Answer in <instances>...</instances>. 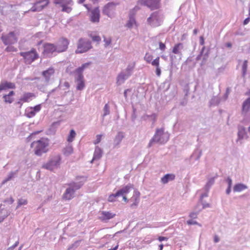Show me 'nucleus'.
<instances>
[{
    "label": "nucleus",
    "mask_w": 250,
    "mask_h": 250,
    "mask_svg": "<svg viewBox=\"0 0 250 250\" xmlns=\"http://www.w3.org/2000/svg\"><path fill=\"white\" fill-rule=\"evenodd\" d=\"M91 48V42L87 39H80L78 44L76 53H83Z\"/></svg>",
    "instance_id": "7"
},
{
    "label": "nucleus",
    "mask_w": 250,
    "mask_h": 250,
    "mask_svg": "<svg viewBox=\"0 0 250 250\" xmlns=\"http://www.w3.org/2000/svg\"><path fill=\"white\" fill-rule=\"evenodd\" d=\"M60 85H59L58 87L55 88L54 89H53L52 90H51L50 91H49L48 93L47 96L48 97L50 96L53 92L58 91L59 89Z\"/></svg>",
    "instance_id": "56"
},
{
    "label": "nucleus",
    "mask_w": 250,
    "mask_h": 250,
    "mask_svg": "<svg viewBox=\"0 0 250 250\" xmlns=\"http://www.w3.org/2000/svg\"><path fill=\"white\" fill-rule=\"evenodd\" d=\"M103 151L100 147L96 146L95 147V151L93 155V159L91 161V163L95 160L100 159L102 156Z\"/></svg>",
    "instance_id": "28"
},
{
    "label": "nucleus",
    "mask_w": 250,
    "mask_h": 250,
    "mask_svg": "<svg viewBox=\"0 0 250 250\" xmlns=\"http://www.w3.org/2000/svg\"><path fill=\"white\" fill-rule=\"evenodd\" d=\"M2 205L0 204V223H1L10 214L9 212L6 209L2 208Z\"/></svg>",
    "instance_id": "26"
},
{
    "label": "nucleus",
    "mask_w": 250,
    "mask_h": 250,
    "mask_svg": "<svg viewBox=\"0 0 250 250\" xmlns=\"http://www.w3.org/2000/svg\"><path fill=\"white\" fill-rule=\"evenodd\" d=\"M20 55L24 59L25 63L27 64H30L39 57L38 54L34 49L30 51L21 52Z\"/></svg>",
    "instance_id": "8"
},
{
    "label": "nucleus",
    "mask_w": 250,
    "mask_h": 250,
    "mask_svg": "<svg viewBox=\"0 0 250 250\" xmlns=\"http://www.w3.org/2000/svg\"><path fill=\"white\" fill-rule=\"evenodd\" d=\"M153 66H155L156 67L159 66V57H158L153 61H151L150 62Z\"/></svg>",
    "instance_id": "47"
},
{
    "label": "nucleus",
    "mask_w": 250,
    "mask_h": 250,
    "mask_svg": "<svg viewBox=\"0 0 250 250\" xmlns=\"http://www.w3.org/2000/svg\"><path fill=\"white\" fill-rule=\"evenodd\" d=\"M215 181V178L212 177L208 179L207 183L205 187V190H209L211 186L214 184Z\"/></svg>",
    "instance_id": "38"
},
{
    "label": "nucleus",
    "mask_w": 250,
    "mask_h": 250,
    "mask_svg": "<svg viewBox=\"0 0 250 250\" xmlns=\"http://www.w3.org/2000/svg\"><path fill=\"white\" fill-rule=\"evenodd\" d=\"M167 239H168V238H167L166 237H164V236H160L158 238V240L160 242H162L163 241H167Z\"/></svg>",
    "instance_id": "64"
},
{
    "label": "nucleus",
    "mask_w": 250,
    "mask_h": 250,
    "mask_svg": "<svg viewBox=\"0 0 250 250\" xmlns=\"http://www.w3.org/2000/svg\"><path fill=\"white\" fill-rule=\"evenodd\" d=\"M205 46H203L202 48V50L200 52V54L199 55H198L197 57H196V60L198 61L199 60H200L201 59V57L202 56H203V60H206L207 59V58H208V55L207 54H204V55H203V51L205 49Z\"/></svg>",
    "instance_id": "40"
},
{
    "label": "nucleus",
    "mask_w": 250,
    "mask_h": 250,
    "mask_svg": "<svg viewBox=\"0 0 250 250\" xmlns=\"http://www.w3.org/2000/svg\"><path fill=\"white\" fill-rule=\"evenodd\" d=\"M17 50L16 48L11 45L8 46L5 49V51L7 52H16Z\"/></svg>",
    "instance_id": "49"
},
{
    "label": "nucleus",
    "mask_w": 250,
    "mask_h": 250,
    "mask_svg": "<svg viewBox=\"0 0 250 250\" xmlns=\"http://www.w3.org/2000/svg\"><path fill=\"white\" fill-rule=\"evenodd\" d=\"M115 214L109 211H103L100 217V218L102 220H108L111 218H113L115 216Z\"/></svg>",
    "instance_id": "23"
},
{
    "label": "nucleus",
    "mask_w": 250,
    "mask_h": 250,
    "mask_svg": "<svg viewBox=\"0 0 250 250\" xmlns=\"http://www.w3.org/2000/svg\"><path fill=\"white\" fill-rule=\"evenodd\" d=\"M152 56L149 53H146L145 57L144 60L148 63H150L152 60Z\"/></svg>",
    "instance_id": "43"
},
{
    "label": "nucleus",
    "mask_w": 250,
    "mask_h": 250,
    "mask_svg": "<svg viewBox=\"0 0 250 250\" xmlns=\"http://www.w3.org/2000/svg\"><path fill=\"white\" fill-rule=\"evenodd\" d=\"M247 63H248V62L246 60H245L243 62V64L242 65V75L243 76H244L246 75V72H247V66H248Z\"/></svg>",
    "instance_id": "42"
},
{
    "label": "nucleus",
    "mask_w": 250,
    "mask_h": 250,
    "mask_svg": "<svg viewBox=\"0 0 250 250\" xmlns=\"http://www.w3.org/2000/svg\"><path fill=\"white\" fill-rule=\"evenodd\" d=\"M119 197L118 196L116 195V193L110 195L108 198V201L109 202H114L116 201V198Z\"/></svg>",
    "instance_id": "45"
},
{
    "label": "nucleus",
    "mask_w": 250,
    "mask_h": 250,
    "mask_svg": "<svg viewBox=\"0 0 250 250\" xmlns=\"http://www.w3.org/2000/svg\"><path fill=\"white\" fill-rule=\"evenodd\" d=\"M238 139L237 142H238L242 139H247L248 138L246 128L242 126L238 127V131L237 133Z\"/></svg>",
    "instance_id": "17"
},
{
    "label": "nucleus",
    "mask_w": 250,
    "mask_h": 250,
    "mask_svg": "<svg viewBox=\"0 0 250 250\" xmlns=\"http://www.w3.org/2000/svg\"><path fill=\"white\" fill-rule=\"evenodd\" d=\"M62 11L67 12L68 13H69L71 12V7H70L68 6H66L63 4H62Z\"/></svg>",
    "instance_id": "48"
},
{
    "label": "nucleus",
    "mask_w": 250,
    "mask_h": 250,
    "mask_svg": "<svg viewBox=\"0 0 250 250\" xmlns=\"http://www.w3.org/2000/svg\"><path fill=\"white\" fill-rule=\"evenodd\" d=\"M49 140L47 138H42L40 140L34 141L31 145L33 148L35 154L41 156L42 154L47 152L48 150Z\"/></svg>",
    "instance_id": "2"
},
{
    "label": "nucleus",
    "mask_w": 250,
    "mask_h": 250,
    "mask_svg": "<svg viewBox=\"0 0 250 250\" xmlns=\"http://www.w3.org/2000/svg\"><path fill=\"white\" fill-rule=\"evenodd\" d=\"M226 181H227V182L228 183V187L231 188L232 180L231 179V178H229V177H228V178L226 180Z\"/></svg>",
    "instance_id": "58"
},
{
    "label": "nucleus",
    "mask_w": 250,
    "mask_h": 250,
    "mask_svg": "<svg viewBox=\"0 0 250 250\" xmlns=\"http://www.w3.org/2000/svg\"><path fill=\"white\" fill-rule=\"evenodd\" d=\"M15 84L13 83L9 82L7 81H2L0 83V91L8 89H15Z\"/></svg>",
    "instance_id": "16"
},
{
    "label": "nucleus",
    "mask_w": 250,
    "mask_h": 250,
    "mask_svg": "<svg viewBox=\"0 0 250 250\" xmlns=\"http://www.w3.org/2000/svg\"><path fill=\"white\" fill-rule=\"evenodd\" d=\"M163 21L162 16L158 12L152 13L147 19V22L152 27L160 25Z\"/></svg>",
    "instance_id": "6"
},
{
    "label": "nucleus",
    "mask_w": 250,
    "mask_h": 250,
    "mask_svg": "<svg viewBox=\"0 0 250 250\" xmlns=\"http://www.w3.org/2000/svg\"><path fill=\"white\" fill-rule=\"evenodd\" d=\"M184 45L182 43H178L174 46L172 49V53L174 54L177 55L180 58L182 56V50L183 49Z\"/></svg>",
    "instance_id": "20"
},
{
    "label": "nucleus",
    "mask_w": 250,
    "mask_h": 250,
    "mask_svg": "<svg viewBox=\"0 0 250 250\" xmlns=\"http://www.w3.org/2000/svg\"><path fill=\"white\" fill-rule=\"evenodd\" d=\"M117 5V3L114 2L108 3L104 7L103 13L108 17L112 18L114 16L115 8Z\"/></svg>",
    "instance_id": "10"
},
{
    "label": "nucleus",
    "mask_w": 250,
    "mask_h": 250,
    "mask_svg": "<svg viewBox=\"0 0 250 250\" xmlns=\"http://www.w3.org/2000/svg\"><path fill=\"white\" fill-rule=\"evenodd\" d=\"M76 182H72L68 184V187L66 188L63 195V198L66 200H71L74 197L76 190L80 189L86 180L84 176H79L76 178Z\"/></svg>",
    "instance_id": "1"
},
{
    "label": "nucleus",
    "mask_w": 250,
    "mask_h": 250,
    "mask_svg": "<svg viewBox=\"0 0 250 250\" xmlns=\"http://www.w3.org/2000/svg\"><path fill=\"white\" fill-rule=\"evenodd\" d=\"M69 41L65 38H62L58 41L56 45L57 52L61 53L65 51L68 48Z\"/></svg>",
    "instance_id": "12"
},
{
    "label": "nucleus",
    "mask_w": 250,
    "mask_h": 250,
    "mask_svg": "<svg viewBox=\"0 0 250 250\" xmlns=\"http://www.w3.org/2000/svg\"><path fill=\"white\" fill-rule=\"evenodd\" d=\"M175 176L174 174H167L161 178V181L164 184H167L169 181H173L175 179Z\"/></svg>",
    "instance_id": "25"
},
{
    "label": "nucleus",
    "mask_w": 250,
    "mask_h": 250,
    "mask_svg": "<svg viewBox=\"0 0 250 250\" xmlns=\"http://www.w3.org/2000/svg\"><path fill=\"white\" fill-rule=\"evenodd\" d=\"M248 188V187L241 183L237 184L234 185L233 187V191L234 192H241L245 189Z\"/></svg>",
    "instance_id": "33"
},
{
    "label": "nucleus",
    "mask_w": 250,
    "mask_h": 250,
    "mask_svg": "<svg viewBox=\"0 0 250 250\" xmlns=\"http://www.w3.org/2000/svg\"><path fill=\"white\" fill-rule=\"evenodd\" d=\"M55 73V69L53 67H50L47 70L42 72V75L44 79L45 82L48 84L53 77Z\"/></svg>",
    "instance_id": "13"
},
{
    "label": "nucleus",
    "mask_w": 250,
    "mask_h": 250,
    "mask_svg": "<svg viewBox=\"0 0 250 250\" xmlns=\"http://www.w3.org/2000/svg\"><path fill=\"white\" fill-rule=\"evenodd\" d=\"M73 147L71 145H68L63 149V154L66 156H69L73 152Z\"/></svg>",
    "instance_id": "36"
},
{
    "label": "nucleus",
    "mask_w": 250,
    "mask_h": 250,
    "mask_svg": "<svg viewBox=\"0 0 250 250\" xmlns=\"http://www.w3.org/2000/svg\"><path fill=\"white\" fill-rule=\"evenodd\" d=\"M25 115L28 118H32L36 115V113L34 111V110L32 109V107L28 108L25 110Z\"/></svg>",
    "instance_id": "37"
},
{
    "label": "nucleus",
    "mask_w": 250,
    "mask_h": 250,
    "mask_svg": "<svg viewBox=\"0 0 250 250\" xmlns=\"http://www.w3.org/2000/svg\"><path fill=\"white\" fill-rule=\"evenodd\" d=\"M18 170H16L15 171H11L10 172L7 177L2 181L1 184L4 185L7 182L12 180L17 174Z\"/></svg>",
    "instance_id": "30"
},
{
    "label": "nucleus",
    "mask_w": 250,
    "mask_h": 250,
    "mask_svg": "<svg viewBox=\"0 0 250 250\" xmlns=\"http://www.w3.org/2000/svg\"><path fill=\"white\" fill-rule=\"evenodd\" d=\"M92 39L94 41L99 42L101 41V38L99 36H95L92 37Z\"/></svg>",
    "instance_id": "63"
},
{
    "label": "nucleus",
    "mask_w": 250,
    "mask_h": 250,
    "mask_svg": "<svg viewBox=\"0 0 250 250\" xmlns=\"http://www.w3.org/2000/svg\"><path fill=\"white\" fill-rule=\"evenodd\" d=\"M202 204V208H205L210 207V205L208 203H204L203 201H200Z\"/></svg>",
    "instance_id": "61"
},
{
    "label": "nucleus",
    "mask_w": 250,
    "mask_h": 250,
    "mask_svg": "<svg viewBox=\"0 0 250 250\" xmlns=\"http://www.w3.org/2000/svg\"><path fill=\"white\" fill-rule=\"evenodd\" d=\"M14 201V200L12 197H10L9 198H7L4 200V202L8 203L9 204H12Z\"/></svg>",
    "instance_id": "54"
},
{
    "label": "nucleus",
    "mask_w": 250,
    "mask_h": 250,
    "mask_svg": "<svg viewBox=\"0 0 250 250\" xmlns=\"http://www.w3.org/2000/svg\"><path fill=\"white\" fill-rule=\"evenodd\" d=\"M221 102V99L217 96H213L209 102L210 106H215L218 105Z\"/></svg>",
    "instance_id": "35"
},
{
    "label": "nucleus",
    "mask_w": 250,
    "mask_h": 250,
    "mask_svg": "<svg viewBox=\"0 0 250 250\" xmlns=\"http://www.w3.org/2000/svg\"><path fill=\"white\" fill-rule=\"evenodd\" d=\"M159 48L162 51L165 50V49H166L165 44L162 42H159Z\"/></svg>",
    "instance_id": "57"
},
{
    "label": "nucleus",
    "mask_w": 250,
    "mask_h": 250,
    "mask_svg": "<svg viewBox=\"0 0 250 250\" xmlns=\"http://www.w3.org/2000/svg\"><path fill=\"white\" fill-rule=\"evenodd\" d=\"M187 223L188 225H198L199 226H201V225L200 224H199L197 221H194V220H192V219L188 220L187 221Z\"/></svg>",
    "instance_id": "51"
},
{
    "label": "nucleus",
    "mask_w": 250,
    "mask_h": 250,
    "mask_svg": "<svg viewBox=\"0 0 250 250\" xmlns=\"http://www.w3.org/2000/svg\"><path fill=\"white\" fill-rule=\"evenodd\" d=\"M91 63V62H86L79 67L75 71V82L77 83L76 88L78 90H82L85 87L83 72L85 69L87 68Z\"/></svg>",
    "instance_id": "3"
},
{
    "label": "nucleus",
    "mask_w": 250,
    "mask_h": 250,
    "mask_svg": "<svg viewBox=\"0 0 250 250\" xmlns=\"http://www.w3.org/2000/svg\"><path fill=\"white\" fill-rule=\"evenodd\" d=\"M104 46L105 47H107L108 46L111 42V39L110 38H106L105 37H104Z\"/></svg>",
    "instance_id": "50"
},
{
    "label": "nucleus",
    "mask_w": 250,
    "mask_h": 250,
    "mask_svg": "<svg viewBox=\"0 0 250 250\" xmlns=\"http://www.w3.org/2000/svg\"><path fill=\"white\" fill-rule=\"evenodd\" d=\"M208 190H206V192L205 193L201 194V195L200 196V201H203V199L204 197H206L208 196Z\"/></svg>",
    "instance_id": "55"
},
{
    "label": "nucleus",
    "mask_w": 250,
    "mask_h": 250,
    "mask_svg": "<svg viewBox=\"0 0 250 250\" xmlns=\"http://www.w3.org/2000/svg\"><path fill=\"white\" fill-rule=\"evenodd\" d=\"M133 188V185L129 184L117 191L116 192V195L118 196V197L126 195Z\"/></svg>",
    "instance_id": "15"
},
{
    "label": "nucleus",
    "mask_w": 250,
    "mask_h": 250,
    "mask_svg": "<svg viewBox=\"0 0 250 250\" xmlns=\"http://www.w3.org/2000/svg\"><path fill=\"white\" fill-rule=\"evenodd\" d=\"M124 138V133L122 132H119L114 140V146L115 147L119 145Z\"/></svg>",
    "instance_id": "29"
},
{
    "label": "nucleus",
    "mask_w": 250,
    "mask_h": 250,
    "mask_svg": "<svg viewBox=\"0 0 250 250\" xmlns=\"http://www.w3.org/2000/svg\"><path fill=\"white\" fill-rule=\"evenodd\" d=\"M130 76L122 71L118 75L117 77V84L118 85H121L124 83L125 80H126Z\"/></svg>",
    "instance_id": "18"
},
{
    "label": "nucleus",
    "mask_w": 250,
    "mask_h": 250,
    "mask_svg": "<svg viewBox=\"0 0 250 250\" xmlns=\"http://www.w3.org/2000/svg\"><path fill=\"white\" fill-rule=\"evenodd\" d=\"M141 2L151 10L157 9L160 6V0H140Z\"/></svg>",
    "instance_id": "14"
},
{
    "label": "nucleus",
    "mask_w": 250,
    "mask_h": 250,
    "mask_svg": "<svg viewBox=\"0 0 250 250\" xmlns=\"http://www.w3.org/2000/svg\"><path fill=\"white\" fill-rule=\"evenodd\" d=\"M135 66V62H130V63H128L126 69H125V70H124L123 71L130 76L133 73V69H134Z\"/></svg>",
    "instance_id": "32"
},
{
    "label": "nucleus",
    "mask_w": 250,
    "mask_h": 250,
    "mask_svg": "<svg viewBox=\"0 0 250 250\" xmlns=\"http://www.w3.org/2000/svg\"><path fill=\"white\" fill-rule=\"evenodd\" d=\"M19 244V241L16 242V243L11 247H10L8 250H13Z\"/></svg>",
    "instance_id": "62"
},
{
    "label": "nucleus",
    "mask_w": 250,
    "mask_h": 250,
    "mask_svg": "<svg viewBox=\"0 0 250 250\" xmlns=\"http://www.w3.org/2000/svg\"><path fill=\"white\" fill-rule=\"evenodd\" d=\"M104 113L103 114V117H104L106 115H108L110 113V107L109 105L106 104H105L104 109H103Z\"/></svg>",
    "instance_id": "41"
},
{
    "label": "nucleus",
    "mask_w": 250,
    "mask_h": 250,
    "mask_svg": "<svg viewBox=\"0 0 250 250\" xmlns=\"http://www.w3.org/2000/svg\"><path fill=\"white\" fill-rule=\"evenodd\" d=\"M34 96L32 93H24L23 96L20 99V100L24 102H28L31 100V98Z\"/></svg>",
    "instance_id": "34"
},
{
    "label": "nucleus",
    "mask_w": 250,
    "mask_h": 250,
    "mask_svg": "<svg viewBox=\"0 0 250 250\" xmlns=\"http://www.w3.org/2000/svg\"><path fill=\"white\" fill-rule=\"evenodd\" d=\"M156 74L158 76H160L161 74V70L160 66L156 68Z\"/></svg>",
    "instance_id": "60"
},
{
    "label": "nucleus",
    "mask_w": 250,
    "mask_h": 250,
    "mask_svg": "<svg viewBox=\"0 0 250 250\" xmlns=\"http://www.w3.org/2000/svg\"><path fill=\"white\" fill-rule=\"evenodd\" d=\"M137 26L138 25L134 16L130 15L129 19L125 24V26L128 28L131 29L133 28H137Z\"/></svg>",
    "instance_id": "19"
},
{
    "label": "nucleus",
    "mask_w": 250,
    "mask_h": 250,
    "mask_svg": "<svg viewBox=\"0 0 250 250\" xmlns=\"http://www.w3.org/2000/svg\"><path fill=\"white\" fill-rule=\"evenodd\" d=\"M197 216V212H193L189 214V217L191 218H196Z\"/></svg>",
    "instance_id": "59"
},
{
    "label": "nucleus",
    "mask_w": 250,
    "mask_h": 250,
    "mask_svg": "<svg viewBox=\"0 0 250 250\" xmlns=\"http://www.w3.org/2000/svg\"><path fill=\"white\" fill-rule=\"evenodd\" d=\"M3 99H4V102L6 103L11 104L13 101V98H11L10 96H7L5 95L3 96Z\"/></svg>",
    "instance_id": "44"
},
{
    "label": "nucleus",
    "mask_w": 250,
    "mask_h": 250,
    "mask_svg": "<svg viewBox=\"0 0 250 250\" xmlns=\"http://www.w3.org/2000/svg\"><path fill=\"white\" fill-rule=\"evenodd\" d=\"M1 40L5 45H11L17 42L18 38L14 32H10L6 35H2Z\"/></svg>",
    "instance_id": "9"
},
{
    "label": "nucleus",
    "mask_w": 250,
    "mask_h": 250,
    "mask_svg": "<svg viewBox=\"0 0 250 250\" xmlns=\"http://www.w3.org/2000/svg\"><path fill=\"white\" fill-rule=\"evenodd\" d=\"M44 50L46 53H52L57 52L56 45L52 43H46L44 46Z\"/></svg>",
    "instance_id": "24"
},
{
    "label": "nucleus",
    "mask_w": 250,
    "mask_h": 250,
    "mask_svg": "<svg viewBox=\"0 0 250 250\" xmlns=\"http://www.w3.org/2000/svg\"><path fill=\"white\" fill-rule=\"evenodd\" d=\"M100 18V10L95 8L91 12V21L93 22H99Z\"/></svg>",
    "instance_id": "21"
},
{
    "label": "nucleus",
    "mask_w": 250,
    "mask_h": 250,
    "mask_svg": "<svg viewBox=\"0 0 250 250\" xmlns=\"http://www.w3.org/2000/svg\"><path fill=\"white\" fill-rule=\"evenodd\" d=\"M140 193L138 191H135L134 195L132 197L130 200L133 201V203L131 204V207L134 208L138 205L139 202Z\"/></svg>",
    "instance_id": "31"
},
{
    "label": "nucleus",
    "mask_w": 250,
    "mask_h": 250,
    "mask_svg": "<svg viewBox=\"0 0 250 250\" xmlns=\"http://www.w3.org/2000/svg\"><path fill=\"white\" fill-rule=\"evenodd\" d=\"M32 109L34 110V111L36 113V114L39 112L41 109V106L40 104L37 105L35 106L34 107H32Z\"/></svg>",
    "instance_id": "52"
},
{
    "label": "nucleus",
    "mask_w": 250,
    "mask_h": 250,
    "mask_svg": "<svg viewBox=\"0 0 250 250\" xmlns=\"http://www.w3.org/2000/svg\"><path fill=\"white\" fill-rule=\"evenodd\" d=\"M75 136H76L75 131L73 129L71 130L70 131V133L67 138V141L69 142H72L73 141Z\"/></svg>",
    "instance_id": "39"
},
{
    "label": "nucleus",
    "mask_w": 250,
    "mask_h": 250,
    "mask_svg": "<svg viewBox=\"0 0 250 250\" xmlns=\"http://www.w3.org/2000/svg\"><path fill=\"white\" fill-rule=\"evenodd\" d=\"M27 204V201L26 200L23 199H20L18 201V204L17 208H18L21 206L25 205H26Z\"/></svg>",
    "instance_id": "46"
},
{
    "label": "nucleus",
    "mask_w": 250,
    "mask_h": 250,
    "mask_svg": "<svg viewBox=\"0 0 250 250\" xmlns=\"http://www.w3.org/2000/svg\"><path fill=\"white\" fill-rule=\"evenodd\" d=\"M60 161L61 157L59 155L53 156L42 165V167L50 171H53L59 167Z\"/></svg>",
    "instance_id": "5"
},
{
    "label": "nucleus",
    "mask_w": 250,
    "mask_h": 250,
    "mask_svg": "<svg viewBox=\"0 0 250 250\" xmlns=\"http://www.w3.org/2000/svg\"><path fill=\"white\" fill-rule=\"evenodd\" d=\"M49 3V0H37L29 11L32 12L40 11Z\"/></svg>",
    "instance_id": "11"
},
{
    "label": "nucleus",
    "mask_w": 250,
    "mask_h": 250,
    "mask_svg": "<svg viewBox=\"0 0 250 250\" xmlns=\"http://www.w3.org/2000/svg\"><path fill=\"white\" fill-rule=\"evenodd\" d=\"M250 109V97L247 99L243 103L242 105V113L243 115H246Z\"/></svg>",
    "instance_id": "22"
},
{
    "label": "nucleus",
    "mask_w": 250,
    "mask_h": 250,
    "mask_svg": "<svg viewBox=\"0 0 250 250\" xmlns=\"http://www.w3.org/2000/svg\"><path fill=\"white\" fill-rule=\"evenodd\" d=\"M102 135H97L96 136V139L94 141V144L96 145L99 144L101 141Z\"/></svg>",
    "instance_id": "53"
},
{
    "label": "nucleus",
    "mask_w": 250,
    "mask_h": 250,
    "mask_svg": "<svg viewBox=\"0 0 250 250\" xmlns=\"http://www.w3.org/2000/svg\"><path fill=\"white\" fill-rule=\"evenodd\" d=\"M202 155V150L196 148L194 150L192 154H191L190 156V159L193 160L194 161H198L200 158L201 156Z\"/></svg>",
    "instance_id": "27"
},
{
    "label": "nucleus",
    "mask_w": 250,
    "mask_h": 250,
    "mask_svg": "<svg viewBox=\"0 0 250 250\" xmlns=\"http://www.w3.org/2000/svg\"><path fill=\"white\" fill-rule=\"evenodd\" d=\"M169 139V134L164 131V129H157L153 137L151 139L149 143L150 146L153 143L163 144L166 143Z\"/></svg>",
    "instance_id": "4"
}]
</instances>
